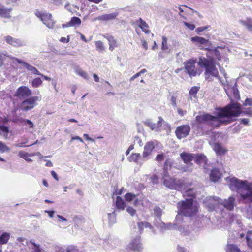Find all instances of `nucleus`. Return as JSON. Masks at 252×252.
Masks as SVG:
<instances>
[{
  "instance_id": "nucleus-1",
  "label": "nucleus",
  "mask_w": 252,
  "mask_h": 252,
  "mask_svg": "<svg viewBox=\"0 0 252 252\" xmlns=\"http://www.w3.org/2000/svg\"><path fill=\"white\" fill-rule=\"evenodd\" d=\"M216 110L215 115L205 113L196 116L195 120L199 124L198 127H200L202 124H205L213 128L219 127L221 125L231 123L232 118L239 116L241 113L252 116V109L249 108L242 111L241 105L232 101L226 106L217 108Z\"/></svg>"
},
{
  "instance_id": "nucleus-2",
  "label": "nucleus",
  "mask_w": 252,
  "mask_h": 252,
  "mask_svg": "<svg viewBox=\"0 0 252 252\" xmlns=\"http://www.w3.org/2000/svg\"><path fill=\"white\" fill-rule=\"evenodd\" d=\"M177 205L178 209V214L175 218L177 224L183 221V216L192 217L195 215L198 211V206L196 204H192L190 201H179Z\"/></svg>"
},
{
  "instance_id": "nucleus-3",
  "label": "nucleus",
  "mask_w": 252,
  "mask_h": 252,
  "mask_svg": "<svg viewBox=\"0 0 252 252\" xmlns=\"http://www.w3.org/2000/svg\"><path fill=\"white\" fill-rule=\"evenodd\" d=\"M230 185L234 186L238 190L243 189L246 193H242L240 196L244 200L252 202V184L247 180H241L236 178H232L230 180Z\"/></svg>"
},
{
  "instance_id": "nucleus-4",
  "label": "nucleus",
  "mask_w": 252,
  "mask_h": 252,
  "mask_svg": "<svg viewBox=\"0 0 252 252\" xmlns=\"http://www.w3.org/2000/svg\"><path fill=\"white\" fill-rule=\"evenodd\" d=\"M198 65L205 69L204 75L206 79L209 80L212 77H217L218 71L216 67L215 62L212 58H206L204 57L199 58Z\"/></svg>"
},
{
  "instance_id": "nucleus-5",
  "label": "nucleus",
  "mask_w": 252,
  "mask_h": 252,
  "mask_svg": "<svg viewBox=\"0 0 252 252\" xmlns=\"http://www.w3.org/2000/svg\"><path fill=\"white\" fill-rule=\"evenodd\" d=\"M163 182L165 187L172 189L182 191L185 189L184 180L181 179L170 177L165 179Z\"/></svg>"
},
{
  "instance_id": "nucleus-6",
  "label": "nucleus",
  "mask_w": 252,
  "mask_h": 252,
  "mask_svg": "<svg viewBox=\"0 0 252 252\" xmlns=\"http://www.w3.org/2000/svg\"><path fill=\"white\" fill-rule=\"evenodd\" d=\"M196 63L195 60L189 59L183 63L185 71L190 77L199 75L201 73V71L195 66Z\"/></svg>"
},
{
  "instance_id": "nucleus-7",
  "label": "nucleus",
  "mask_w": 252,
  "mask_h": 252,
  "mask_svg": "<svg viewBox=\"0 0 252 252\" xmlns=\"http://www.w3.org/2000/svg\"><path fill=\"white\" fill-rule=\"evenodd\" d=\"M39 97L37 96L30 97L24 99L21 103H19L17 107L21 111L27 112L33 109L36 105V102L38 101Z\"/></svg>"
},
{
  "instance_id": "nucleus-8",
  "label": "nucleus",
  "mask_w": 252,
  "mask_h": 252,
  "mask_svg": "<svg viewBox=\"0 0 252 252\" xmlns=\"http://www.w3.org/2000/svg\"><path fill=\"white\" fill-rule=\"evenodd\" d=\"M218 201L219 211L222 210L223 207L229 211H232L236 205V199L233 196H229L228 198L225 199L220 198Z\"/></svg>"
},
{
  "instance_id": "nucleus-9",
  "label": "nucleus",
  "mask_w": 252,
  "mask_h": 252,
  "mask_svg": "<svg viewBox=\"0 0 252 252\" xmlns=\"http://www.w3.org/2000/svg\"><path fill=\"white\" fill-rule=\"evenodd\" d=\"M219 197L216 196H208L203 200V204L209 211H219Z\"/></svg>"
},
{
  "instance_id": "nucleus-10",
  "label": "nucleus",
  "mask_w": 252,
  "mask_h": 252,
  "mask_svg": "<svg viewBox=\"0 0 252 252\" xmlns=\"http://www.w3.org/2000/svg\"><path fill=\"white\" fill-rule=\"evenodd\" d=\"M35 15L40 18L41 21L48 28L53 29L54 27L55 22L52 19V15L49 13H42L40 11H36L35 13Z\"/></svg>"
},
{
  "instance_id": "nucleus-11",
  "label": "nucleus",
  "mask_w": 252,
  "mask_h": 252,
  "mask_svg": "<svg viewBox=\"0 0 252 252\" xmlns=\"http://www.w3.org/2000/svg\"><path fill=\"white\" fill-rule=\"evenodd\" d=\"M222 85H223L224 89L227 94L228 96L231 98V95L233 94V97L235 99H240V95L239 91L237 87L236 83H234L233 86L230 85L229 84H225L224 82L221 81Z\"/></svg>"
},
{
  "instance_id": "nucleus-12",
  "label": "nucleus",
  "mask_w": 252,
  "mask_h": 252,
  "mask_svg": "<svg viewBox=\"0 0 252 252\" xmlns=\"http://www.w3.org/2000/svg\"><path fill=\"white\" fill-rule=\"evenodd\" d=\"M32 94V91L28 87L23 86L17 89L14 96L17 97L19 99L24 100L29 98Z\"/></svg>"
},
{
  "instance_id": "nucleus-13",
  "label": "nucleus",
  "mask_w": 252,
  "mask_h": 252,
  "mask_svg": "<svg viewBox=\"0 0 252 252\" xmlns=\"http://www.w3.org/2000/svg\"><path fill=\"white\" fill-rule=\"evenodd\" d=\"M126 250L128 252L133 251L140 252L143 249L142 244L140 242V236H136L127 246Z\"/></svg>"
},
{
  "instance_id": "nucleus-14",
  "label": "nucleus",
  "mask_w": 252,
  "mask_h": 252,
  "mask_svg": "<svg viewBox=\"0 0 252 252\" xmlns=\"http://www.w3.org/2000/svg\"><path fill=\"white\" fill-rule=\"evenodd\" d=\"M190 130V128L189 125H183L176 128L175 134L178 139H181L189 135Z\"/></svg>"
},
{
  "instance_id": "nucleus-15",
  "label": "nucleus",
  "mask_w": 252,
  "mask_h": 252,
  "mask_svg": "<svg viewBox=\"0 0 252 252\" xmlns=\"http://www.w3.org/2000/svg\"><path fill=\"white\" fill-rule=\"evenodd\" d=\"M5 41L9 45L15 47H20L26 45V43L20 39L14 38L8 35L4 37Z\"/></svg>"
},
{
  "instance_id": "nucleus-16",
  "label": "nucleus",
  "mask_w": 252,
  "mask_h": 252,
  "mask_svg": "<svg viewBox=\"0 0 252 252\" xmlns=\"http://www.w3.org/2000/svg\"><path fill=\"white\" fill-rule=\"evenodd\" d=\"M194 158L195 162L197 164L201 166H202L204 168V170H205V172L208 171V170L207 169V168L208 160L205 155L202 154H198L196 155L195 154Z\"/></svg>"
},
{
  "instance_id": "nucleus-17",
  "label": "nucleus",
  "mask_w": 252,
  "mask_h": 252,
  "mask_svg": "<svg viewBox=\"0 0 252 252\" xmlns=\"http://www.w3.org/2000/svg\"><path fill=\"white\" fill-rule=\"evenodd\" d=\"M14 59L18 63L22 64L23 66L25 67L29 71H30L32 73L37 75H41V73H40V72L35 67L29 64L26 62L22 61L21 60L18 59L17 58H14Z\"/></svg>"
},
{
  "instance_id": "nucleus-18",
  "label": "nucleus",
  "mask_w": 252,
  "mask_h": 252,
  "mask_svg": "<svg viewBox=\"0 0 252 252\" xmlns=\"http://www.w3.org/2000/svg\"><path fill=\"white\" fill-rule=\"evenodd\" d=\"M195 190L191 188L188 189L187 190L185 191V192L183 193V196L184 197H189V198H186L185 200H183V201H186L188 202L189 201H190L192 204H196L198 206V204L197 203H193V199L195 197Z\"/></svg>"
},
{
  "instance_id": "nucleus-19",
  "label": "nucleus",
  "mask_w": 252,
  "mask_h": 252,
  "mask_svg": "<svg viewBox=\"0 0 252 252\" xmlns=\"http://www.w3.org/2000/svg\"><path fill=\"white\" fill-rule=\"evenodd\" d=\"M180 157L184 163L187 164L192 165L191 162L195 157V154H190L186 152H183L180 154Z\"/></svg>"
},
{
  "instance_id": "nucleus-20",
  "label": "nucleus",
  "mask_w": 252,
  "mask_h": 252,
  "mask_svg": "<svg viewBox=\"0 0 252 252\" xmlns=\"http://www.w3.org/2000/svg\"><path fill=\"white\" fill-rule=\"evenodd\" d=\"M154 148L155 142L154 141H151L147 142L144 148L143 157L146 158L150 155Z\"/></svg>"
},
{
  "instance_id": "nucleus-21",
  "label": "nucleus",
  "mask_w": 252,
  "mask_h": 252,
  "mask_svg": "<svg viewBox=\"0 0 252 252\" xmlns=\"http://www.w3.org/2000/svg\"><path fill=\"white\" fill-rule=\"evenodd\" d=\"M212 147L217 155L222 156L224 155L227 150L224 149L222 145L219 143H213Z\"/></svg>"
},
{
  "instance_id": "nucleus-22",
  "label": "nucleus",
  "mask_w": 252,
  "mask_h": 252,
  "mask_svg": "<svg viewBox=\"0 0 252 252\" xmlns=\"http://www.w3.org/2000/svg\"><path fill=\"white\" fill-rule=\"evenodd\" d=\"M161 230H172L178 229L181 231V227L177 223H165L163 222H161L160 225Z\"/></svg>"
},
{
  "instance_id": "nucleus-23",
  "label": "nucleus",
  "mask_w": 252,
  "mask_h": 252,
  "mask_svg": "<svg viewBox=\"0 0 252 252\" xmlns=\"http://www.w3.org/2000/svg\"><path fill=\"white\" fill-rule=\"evenodd\" d=\"M118 15V12L106 14L99 16L97 19L102 21H107L115 19Z\"/></svg>"
},
{
  "instance_id": "nucleus-24",
  "label": "nucleus",
  "mask_w": 252,
  "mask_h": 252,
  "mask_svg": "<svg viewBox=\"0 0 252 252\" xmlns=\"http://www.w3.org/2000/svg\"><path fill=\"white\" fill-rule=\"evenodd\" d=\"M210 180L216 182L218 181L221 178V173L219 170L216 168H214L211 170L210 174Z\"/></svg>"
},
{
  "instance_id": "nucleus-25",
  "label": "nucleus",
  "mask_w": 252,
  "mask_h": 252,
  "mask_svg": "<svg viewBox=\"0 0 252 252\" xmlns=\"http://www.w3.org/2000/svg\"><path fill=\"white\" fill-rule=\"evenodd\" d=\"M103 37L107 39L109 45V50L110 51H112L115 47H117L118 44L117 41L113 36L109 34H106L104 35Z\"/></svg>"
},
{
  "instance_id": "nucleus-26",
  "label": "nucleus",
  "mask_w": 252,
  "mask_h": 252,
  "mask_svg": "<svg viewBox=\"0 0 252 252\" xmlns=\"http://www.w3.org/2000/svg\"><path fill=\"white\" fill-rule=\"evenodd\" d=\"M191 41L193 42L200 43L201 44L207 46L208 45L209 41L203 37L199 36H195L191 37Z\"/></svg>"
},
{
  "instance_id": "nucleus-27",
  "label": "nucleus",
  "mask_w": 252,
  "mask_h": 252,
  "mask_svg": "<svg viewBox=\"0 0 252 252\" xmlns=\"http://www.w3.org/2000/svg\"><path fill=\"white\" fill-rule=\"evenodd\" d=\"M15 57H13L10 55H8L5 54L0 53V66H2L5 62H9L8 59H13L14 60Z\"/></svg>"
},
{
  "instance_id": "nucleus-28",
  "label": "nucleus",
  "mask_w": 252,
  "mask_h": 252,
  "mask_svg": "<svg viewBox=\"0 0 252 252\" xmlns=\"http://www.w3.org/2000/svg\"><path fill=\"white\" fill-rule=\"evenodd\" d=\"M116 206L119 210H123L125 209V202L120 196H117L116 198Z\"/></svg>"
},
{
  "instance_id": "nucleus-29",
  "label": "nucleus",
  "mask_w": 252,
  "mask_h": 252,
  "mask_svg": "<svg viewBox=\"0 0 252 252\" xmlns=\"http://www.w3.org/2000/svg\"><path fill=\"white\" fill-rule=\"evenodd\" d=\"M239 22L249 31H252V20L251 19H247L246 20H240Z\"/></svg>"
},
{
  "instance_id": "nucleus-30",
  "label": "nucleus",
  "mask_w": 252,
  "mask_h": 252,
  "mask_svg": "<svg viewBox=\"0 0 252 252\" xmlns=\"http://www.w3.org/2000/svg\"><path fill=\"white\" fill-rule=\"evenodd\" d=\"M10 233L8 232H4L2 234V235L0 236V244H6L9 238H10Z\"/></svg>"
},
{
  "instance_id": "nucleus-31",
  "label": "nucleus",
  "mask_w": 252,
  "mask_h": 252,
  "mask_svg": "<svg viewBox=\"0 0 252 252\" xmlns=\"http://www.w3.org/2000/svg\"><path fill=\"white\" fill-rule=\"evenodd\" d=\"M11 9L2 8L0 7V16L9 18L11 17L10 12Z\"/></svg>"
},
{
  "instance_id": "nucleus-32",
  "label": "nucleus",
  "mask_w": 252,
  "mask_h": 252,
  "mask_svg": "<svg viewBox=\"0 0 252 252\" xmlns=\"http://www.w3.org/2000/svg\"><path fill=\"white\" fill-rule=\"evenodd\" d=\"M9 128L5 126L2 125L0 126V134L6 138L8 136Z\"/></svg>"
},
{
  "instance_id": "nucleus-33",
  "label": "nucleus",
  "mask_w": 252,
  "mask_h": 252,
  "mask_svg": "<svg viewBox=\"0 0 252 252\" xmlns=\"http://www.w3.org/2000/svg\"><path fill=\"white\" fill-rule=\"evenodd\" d=\"M226 252H241L238 247L234 244H228L227 246Z\"/></svg>"
},
{
  "instance_id": "nucleus-34",
  "label": "nucleus",
  "mask_w": 252,
  "mask_h": 252,
  "mask_svg": "<svg viewBox=\"0 0 252 252\" xmlns=\"http://www.w3.org/2000/svg\"><path fill=\"white\" fill-rule=\"evenodd\" d=\"M143 123L145 126L149 127L152 130H155L156 128V124L153 123L151 119H146L143 121Z\"/></svg>"
},
{
  "instance_id": "nucleus-35",
  "label": "nucleus",
  "mask_w": 252,
  "mask_h": 252,
  "mask_svg": "<svg viewBox=\"0 0 252 252\" xmlns=\"http://www.w3.org/2000/svg\"><path fill=\"white\" fill-rule=\"evenodd\" d=\"M29 154L28 153L25 152L23 151H20L19 152V156L23 159H24L26 161L31 162L32 161V160L31 158H28L29 157Z\"/></svg>"
},
{
  "instance_id": "nucleus-36",
  "label": "nucleus",
  "mask_w": 252,
  "mask_h": 252,
  "mask_svg": "<svg viewBox=\"0 0 252 252\" xmlns=\"http://www.w3.org/2000/svg\"><path fill=\"white\" fill-rule=\"evenodd\" d=\"M75 72L76 73H77L79 75L83 77L85 79L87 80L89 79V77L88 75L87 74V73L85 71L82 70L81 69H80L79 68H77L75 70Z\"/></svg>"
},
{
  "instance_id": "nucleus-37",
  "label": "nucleus",
  "mask_w": 252,
  "mask_h": 252,
  "mask_svg": "<svg viewBox=\"0 0 252 252\" xmlns=\"http://www.w3.org/2000/svg\"><path fill=\"white\" fill-rule=\"evenodd\" d=\"M10 151V148L6 145V144L0 141V152L1 153L5 152H9Z\"/></svg>"
},
{
  "instance_id": "nucleus-38",
  "label": "nucleus",
  "mask_w": 252,
  "mask_h": 252,
  "mask_svg": "<svg viewBox=\"0 0 252 252\" xmlns=\"http://www.w3.org/2000/svg\"><path fill=\"white\" fill-rule=\"evenodd\" d=\"M161 49L166 52L169 50L167 45V39L165 36H162V38Z\"/></svg>"
},
{
  "instance_id": "nucleus-39",
  "label": "nucleus",
  "mask_w": 252,
  "mask_h": 252,
  "mask_svg": "<svg viewBox=\"0 0 252 252\" xmlns=\"http://www.w3.org/2000/svg\"><path fill=\"white\" fill-rule=\"evenodd\" d=\"M140 156V154L139 153H133L128 157V160L130 162H137Z\"/></svg>"
},
{
  "instance_id": "nucleus-40",
  "label": "nucleus",
  "mask_w": 252,
  "mask_h": 252,
  "mask_svg": "<svg viewBox=\"0 0 252 252\" xmlns=\"http://www.w3.org/2000/svg\"><path fill=\"white\" fill-rule=\"evenodd\" d=\"M95 46L96 50L100 52H102L105 50V47L103 42L101 41H97L95 42Z\"/></svg>"
},
{
  "instance_id": "nucleus-41",
  "label": "nucleus",
  "mask_w": 252,
  "mask_h": 252,
  "mask_svg": "<svg viewBox=\"0 0 252 252\" xmlns=\"http://www.w3.org/2000/svg\"><path fill=\"white\" fill-rule=\"evenodd\" d=\"M70 24L72 27L75 26L76 25H80L81 23V19L77 17H73L71 18L70 21Z\"/></svg>"
},
{
  "instance_id": "nucleus-42",
  "label": "nucleus",
  "mask_w": 252,
  "mask_h": 252,
  "mask_svg": "<svg viewBox=\"0 0 252 252\" xmlns=\"http://www.w3.org/2000/svg\"><path fill=\"white\" fill-rule=\"evenodd\" d=\"M42 81L41 79L40 78L37 77L32 80V85L33 87L37 88L39 87L42 84Z\"/></svg>"
},
{
  "instance_id": "nucleus-43",
  "label": "nucleus",
  "mask_w": 252,
  "mask_h": 252,
  "mask_svg": "<svg viewBox=\"0 0 252 252\" xmlns=\"http://www.w3.org/2000/svg\"><path fill=\"white\" fill-rule=\"evenodd\" d=\"M115 211H113L111 213L108 214V217L109 219V223L112 224H114L116 221V214Z\"/></svg>"
},
{
  "instance_id": "nucleus-44",
  "label": "nucleus",
  "mask_w": 252,
  "mask_h": 252,
  "mask_svg": "<svg viewBox=\"0 0 252 252\" xmlns=\"http://www.w3.org/2000/svg\"><path fill=\"white\" fill-rule=\"evenodd\" d=\"M245 216L252 221V206L250 205L246 210Z\"/></svg>"
},
{
  "instance_id": "nucleus-45",
  "label": "nucleus",
  "mask_w": 252,
  "mask_h": 252,
  "mask_svg": "<svg viewBox=\"0 0 252 252\" xmlns=\"http://www.w3.org/2000/svg\"><path fill=\"white\" fill-rule=\"evenodd\" d=\"M140 27L142 29L143 31H144L145 33H148L149 31L148 30H146L145 28L148 27V24L146 23L145 21L143 20L141 18H140Z\"/></svg>"
},
{
  "instance_id": "nucleus-46",
  "label": "nucleus",
  "mask_w": 252,
  "mask_h": 252,
  "mask_svg": "<svg viewBox=\"0 0 252 252\" xmlns=\"http://www.w3.org/2000/svg\"><path fill=\"white\" fill-rule=\"evenodd\" d=\"M154 212L155 215L158 218H160L162 215V210L158 206H155L154 208Z\"/></svg>"
},
{
  "instance_id": "nucleus-47",
  "label": "nucleus",
  "mask_w": 252,
  "mask_h": 252,
  "mask_svg": "<svg viewBox=\"0 0 252 252\" xmlns=\"http://www.w3.org/2000/svg\"><path fill=\"white\" fill-rule=\"evenodd\" d=\"M158 121L156 124V128L155 129V130L156 131H158L160 127H162V122H163V119L161 116L158 117Z\"/></svg>"
},
{
  "instance_id": "nucleus-48",
  "label": "nucleus",
  "mask_w": 252,
  "mask_h": 252,
  "mask_svg": "<svg viewBox=\"0 0 252 252\" xmlns=\"http://www.w3.org/2000/svg\"><path fill=\"white\" fill-rule=\"evenodd\" d=\"M136 197V195L131 193H127L125 195V198L127 201L130 202Z\"/></svg>"
},
{
  "instance_id": "nucleus-49",
  "label": "nucleus",
  "mask_w": 252,
  "mask_h": 252,
  "mask_svg": "<svg viewBox=\"0 0 252 252\" xmlns=\"http://www.w3.org/2000/svg\"><path fill=\"white\" fill-rule=\"evenodd\" d=\"M20 122H25V124L28 125L30 128H33L34 126L33 123L30 120L28 119H24L21 118L20 120Z\"/></svg>"
},
{
  "instance_id": "nucleus-50",
  "label": "nucleus",
  "mask_w": 252,
  "mask_h": 252,
  "mask_svg": "<svg viewBox=\"0 0 252 252\" xmlns=\"http://www.w3.org/2000/svg\"><path fill=\"white\" fill-rule=\"evenodd\" d=\"M199 88L196 86L192 87L189 92L190 95H195L199 90Z\"/></svg>"
},
{
  "instance_id": "nucleus-51",
  "label": "nucleus",
  "mask_w": 252,
  "mask_h": 252,
  "mask_svg": "<svg viewBox=\"0 0 252 252\" xmlns=\"http://www.w3.org/2000/svg\"><path fill=\"white\" fill-rule=\"evenodd\" d=\"M183 23H184V25L185 26H186L190 30L192 31L195 28V25L193 24H191V23H188L187 22H183Z\"/></svg>"
},
{
  "instance_id": "nucleus-52",
  "label": "nucleus",
  "mask_w": 252,
  "mask_h": 252,
  "mask_svg": "<svg viewBox=\"0 0 252 252\" xmlns=\"http://www.w3.org/2000/svg\"><path fill=\"white\" fill-rule=\"evenodd\" d=\"M209 27V26L198 27L195 30L197 34H199L200 32H202L203 31L207 30Z\"/></svg>"
},
{
  "instance_id": "nucleus-53",
  "label": "nucleus",
  "mask_w": 252,
  "mask_h": 252,
  "mask_svg": "<svg viewBox=\"0 0 252 252\" xmlns=\"http://www.w3.org/2000/svg\"><path fill=\"white\" fill-rule=\"evenodd\" d=\"M126 211L131 216H134L136 213V210L131 207H128L126 208Z\"/></svg>"
},
{
  "instance_id": "nucleus-54",
  "label": "nucleus",
  "mask_w": 252,
  "mask_h": 252,
  "mask_svg": "<svg viewBox=\"0 0 252 252\" xmlns=\"http://www.w3.org/2000/svg\"><path fill=\"white\" fill-rule=\"evenodd\" d=\"M170 102L172 106L173 107H176L177 106L176 104V97L174 95H172L171 97Z\"/></svg>"
},
{
  "instance_id": "nucleus-55",
  "label": "nucleus",
  "mask_w": 252,
  "mask_h": 252,
  "mask_svg": "<svg viewBox=\"0 0 252 252\" xmlns=\"http://www.w3.org/2000/svg\"><path fill=\"white\" fill-rule=\"evenodd\" d=\"M164 157L163 154H158L156 156V160L158 162H161L164 159Z\"/></svg>"
},
{
  "instance_id": "nucleus-56",
  "label": "nucleus",
  "mask_w": 252,
  "mask_h": 252,
  "mask_svg": "<svg viewBox=\"0 0 252 252\" xmlns=\"http://www.w3.org/2000/svg\"><path fill=\"white\" fill-rule=\"evenodd\" d=\"M17 241L21 242L23 245H27L28 244V241L26 239L23 238V237H18L17 238Z\"/></svg>"
},
{
  "instance_id": "nucleus-57",
  "label": "nucleus",
  "mask_w": 252,
  "mask_h": 252,
  "mask_svg": "<svg viewBox=\"0 0 252 252\" xmlns=\"http://www.w3.org/2000/svg\"><path fill=\"white\" fill-rule=\"evenodd\" d=\"M244 105L245 106H247V105L251 106V105H252V98H247L245 99V102L244 103Z\"/></svg>"
},
{
  "instance_id": "nucleus-58",
  "label": "nucleus",
  "mask_w": 252,
  "mask_h": 252,
  "mask_svg": "<svg viewBox=\"0 0 252 252\" xmlns=\"http://www.w3.org/2000/svg\"><path fill=\"white\" fill-rule=\"evenodd\" d=\"M162 127H163L165 129L166 128L170 129V127H171V125L169 123H168L167 122H166L163 120Z\"/></svg>"
},
{
  "instance_id": "nucleus-59",
  "label": "nucleus",
  "mask_w": 252,
  "mask_h": 252,
  "mask_svg": "<svg viewBox=\"0 0 252 252\" xmlns=\"http://www.w3.org/2000/svg\"><path fill=\"white\" fill-rule=\"evenodd\" d=\"M162 177L163 181H164V179L166 178H168L170 177L169 176V173H168V171L166 170L163 171V173H162Z\"/></svg>"
},
{
  "instance_id": "nucleus-60",
  "label": "nucleus",
  "mask_w": 252,
  "mask_h": 252,
  "mask_svg": "<svg viewBox=\"0 0 252 252\" xmlns=\"http://www.w3.org/2000/svg\"><path fill=\"white\" fill-rule=\"evenodd\" d=\"M158 177L156 175H154L151 177V181L153 184H157L158 182Z\"/></svg>"
},
{
  "instance_id": "nucleus-61",
  "label": "nucleus",
  "mask_w": 252,
  "mask_h": 252,
  "mask_svg": "<svg viewBox=\"0 0 252 252\" xmlns=\"http://www.w3.org/2000/svg\"><path fill=\"white\" fill-rule=\"evenodd\" d=\"M246 239L249 247L252 248V239H250L248 236H246Z\"/></svg>"
},
{
  "instance_id": "nucleus-62",
  "label": "nucleus",
  "mask_w": 252,
  "mask_h": 252,
  "mask_svg": "<svg viewBox=\"0 0 252 252\" xmlns=\"http://www.w3.org/2000/svg\"><path fill=\"white\" fill-rule=\"evenodd\" d=\"M137 226H138V229L139 230V231L141 233L143 230V228H144L143 222H140L137 223Z\"/></svg>"
},
{
  "instance_id": "nucleus-63",
  "label": "nucleus",
  "mask_w": 252,
  "mask_h": 252,
  "mask_svg": "<svg viewBox=\"0 0 252 252\" xmlns=\"http://www.w3.org/2000/svg\"><path fill=\"white\" fill-rule=\"evenodd\" d=\"M177 112H178V114L180 116H183L184 115H185L186 113H187V111H184L183 110H182L180 108H178V110H177Z\"/></svg>"
},
{
  "instance_id": "nucleus-64",
  "label": "nucleus",
  "mask_w": 252,
  "mask_h": 252,
  "mask_svg": "<svg viewBox=\"0 0 252 252\" xmlns=\"http://www.w3.org/2000/svg\"><path fill=\"white\" fill-rule=\"evenodd\" d=\"M51 174L52 176L56 180L59 181V178L57 174V173L55 172V171L52 170L51 171Z\"/></svg>"
}]
</instances>
